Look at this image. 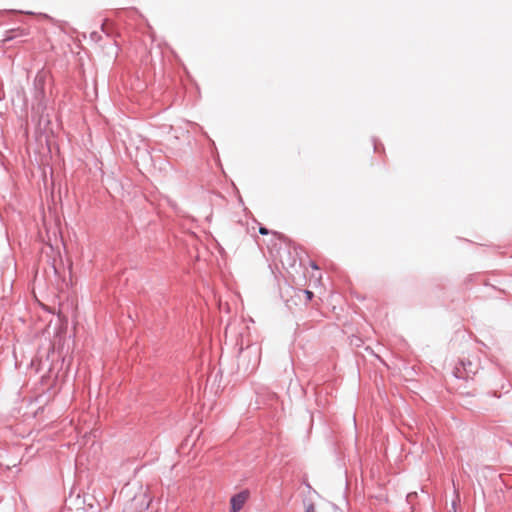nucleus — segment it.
Wrapping results in <instances>:
<instances>
[{
  "label": "nucleus",
  "instance_id": "obj_5",
  "mask_svg": "<svg viewBox=\"0 0 512 512\" xmlns=\"http://www.w3.org/2000/svg\"><path fill=\"white\" fill-rule=\"evenodd\" d=\"M259 232L262 234V235H267L269 232L267 230V228L265 227H260L259 229Z\"/></svg>",
  "mask_w": 512,
  "mask_h": 512
},
{
  "label": "nucleus",
  "instance_id": "obj_4",
  "mask_svg": "<svg viewBox=\"0 0 512 512\" xmlns=\"http://www.w3.org/2000/svg\"><path fill=\"white\" fill-rule=\"evenodd\" d=\"M305 295H306L307 300H311L313 297V293L309 290L305 291Z\"/></svg>",
  "mask_w": 512,
  "mask_h": 512
},
{
  "label": "nucleus",
  "instance_id": "obj_1",
  "mask_svg": "<svg viewBox=\"0 0 512 512\" xmlns=\"http://www.w3.org/2000/svg\"><path fill=\"white\" fill-rule=\"evenodd\" d=\"M249 495L250 494H249L248 490H244V491H241V492L235 494L230 499V505H231L230 512H239L243 508L246 501L248 500Z\"/></svg>",
  "mask_w": 512,
  "mask_h": 512
},
{
  "label": "nucleus",
  "instance_id": "obj_6",
  "mask_svg": "<svg viewBox=\"0 0 512 512\" xmlns=\"http://www.w3.org/2000/svg\"><path fill=\"white\" fill-rule=\"evenodd\" d=\"M311 266H312V268H314V269H318V266H317L315 263H312V264H311Z\"/></svg>",
  "mask_w": 512,
  "mask_h": 512
},
{
  "label": "nucleus",
  "instance_id": "obj_3",
  "mask_svg": "<svg viewBox=\"0 0 512 512\" xmlns=\"http://www.w3.org/2000/svg\"><path fill=\"white\" fill-rule=\"evenodd\" d=\"M455 375L456 377H468L469 375H463L461 372H460V369L459 368H456V372H455Z\"/></svg>",
  "mask_w": 512,
  "mask_h": 512
},
{
  "label": "nucleus",
  "instance_id": "obj_2",
  "mask_svg": "<svg viewBox=\"0 0 512 512\" xmlns=\"http://www.w3.org/2000/svg\"><path fill=\"white\" fill-rule=\"evenodd\" d=\"M305 512H316V508L314 504L310 503L306 506Z\"/></svg>",
  "mask_w": 512,
  "mask_h": 512
}]
</instances>
